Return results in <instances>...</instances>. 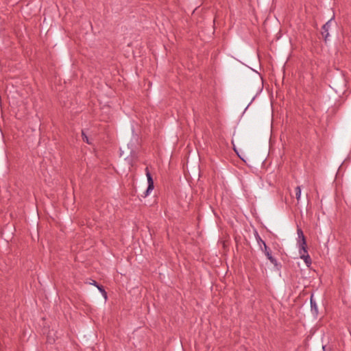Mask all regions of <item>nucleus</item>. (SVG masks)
<instances>
[{"label": "nucleus", "mask_w": 351, "mask_h": 351, "mask_svg": "<svg viewBox=\"0 0 351 351\" xmlns=\"http://www.w3.org/2000/svg\"><path fill=\"white\" fill-rule=\"evenodd\" d=\"M255 239L259 245L260 249L264 252L268 260L274 265L275 267L278 266V263L276 258L272 256L271 250L267 245L265 242L261 239L256 230L254 232Z\"/></svg>", "instance_id": "obj_1"}, {"label": "nucleus", "mask_w": 351, "mask_h": 351, "mask_svg": "<svg viewBox=\"0 0 351 351\" xmlns=\"http://www.w3.org/2000/svg\"><path fill=\"white\" fill-rule=\"evenodd\" d=\"M332 23H335L334 18L330 19L328 20L322 27V35L325 40V42L327 41V39L329 36V29L330 26L332 25Z\"/></svg>", "instance_id": "obj_2"}, {"label": "nucleus", "mask_w": 351, "mask_h": 351, "mask_svg": "<svg viewBox=\"0 0 351 351\" xmlns=\"http://www.w3.org/2000/svg\"><path fill=\"white\" fill-rule=\"evenodd\" d=\"M310 304H311V311L313 315L315 317L318 315V308L317 305L316 304L315 300L313 299V295L312 294L310 299Z\"/></svg>", "instance_id": "obj_3"}, {"label": "nucleus", "mask_w": 351, "mask_h": 351, "mask_svg": "<svg viewBox=\"0 0 351 351\" xmlns=\"http://www.w3.org/2000/svg\"><path fill=\"white\" fill-rule=\"evenodd\" d=\"M145 173H146V176H147V182H148V190H153L154 188V180H153L152 175L149 171L148 167L145 168Z\"/></svg>", "instance_id": "obj_4"}, {"label": "nucleus", "mask_w": 351, "mask_h": 351, "mask_svg": "<svg viewBox=\"0 0 351 351\" xmlns=\"http://www.w3.org/2000/svg\"><path fill=\"white\" fill-rule=\"evenodd\" d=\"M300 258L304 260L306 266L309 267L312 263V260H311V258L309 256L308 252H306V253L303 252L302 254H300Z\"/></svg>", "instance_id": "obj_5"}, {"label": "nucleus", "mask_w": 351, "mask_h": 351, "mask_svg": "<svg viewBox=\"0 0 351 351\" xmlns=\"http://www.w3.org/2000/svg\"><path fill=\"white\" fill-rule=\"evenodd\" d=\"M299 254L306 253L307 251V243L306 242L298 245Z\"/></svg>", "instance_id": "obj_6"}, {"label": "nucleus", "mask_w": 351, "mask_h": 351, "mask_svg": "<svg viewBox=\"0 0 351 351\" xmlns=\"http://www.w3.org/2000/svg\"><path fill=\"white\" fill-rule=\"evenodd\" d=\"M98 290L101 292V293L102 294V295L104 296V298H105V300H107V292L105 291L104 287L102 285H99L98 287H97Z\"/></svg>", "instance_id": "obj_7"}, {"label": "nucleus", "mask_w": 351, "mask_h": 351, "mask_svg": "<svg viewBox=\"0 0 351 351\" xmlns=\"http://www.w3.org/2000/svg\"><path fill=\"white\" fill-rule=\"evenodd\" d=\"M295 192L296 199L298 201L300 199V196H301V189H300V186H297L295 189Z\"/></svg>", "instance_id": "obj_8"}, {"label": "nucleus", "mask_w": 351, "mask_h": 351, "mask_svg": "<svg viewBox=\"0 0 351 351\" xmlns=\"http://www.w3.org/2000/svg\"><path fill=\"white\" fill-rule=\"evenodd\" d=\"M82 137L83 141L86 142L88 144H91L92 143L89 141L88 137L86 136V134L84 132V131L82 132Z\"/></svg>", "instance_id": "obj_9"}, {"label": "nucleus", "mask_w": 351, "mask_h": 351, "mask_svg": "<svg viewBox=\"0 0 351 351\" xmlns=\"http://www.w3.org/2000/svg\"><path fill=\"white\" fill-rule=\"evenodd\" d=\"M297 234L298 238H302V236H304L302 230L299 227L297 228Z\"/></svg>", "instance_id": "obj_10"}, {"label": "nucleus", "mask_w": 351, "mask_h": 351, "mask_svg": "<svg viewBox=\"0 0 351 351\" xmlns=\"http://www.w3.org/2000/svg\"><path fill=\"white\" fill-rule=\"evenodd\" d=\"M306 242L305 236H302V238H298L297 245Z\"/></svg>", "instance_id": "obj_11"}, {"label": "nucleus", "mask_w": 351, "mask_h": 351, "mask_svg": "<svg viewBox=\"0 0 351 351\" xmlns=\"http://www.w3.org/2000/svg\"><path fill=\"white\" fill-rule=\"evenodd\" d=\"M90 284L94 285L97 288L100 285L95 280H92V282H90Z\"/></svg>", "instance_id": "obj_12"}, {"label": "nucleus", "mask_w": 351, "mask_h": 351, "mask_svg": "<svg viewBox=\"0 0 351 351\" xmlns=\"http://www.w3.org/2000/svg\"><path fill=\"white\" fill-rule=\"evenodd\" d=\"M152 190H148V187L147 188L146 191L144 192V197H147L150 191H152Z\"/></svg>", "instance_id": "obj_13"}]
</instances>
